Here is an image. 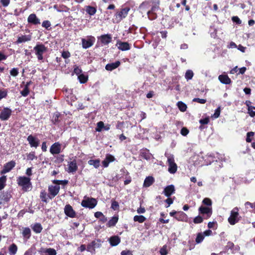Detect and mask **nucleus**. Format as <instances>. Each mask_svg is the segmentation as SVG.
<instances>
[{"instance_id":"1","label":"nucleus","mask_w":255,"mask_h":255,"mask_svg":"<svg viewBox=\"0 0 255 255\" xmlns=\"http://www.w3.org/2000/svg\"><path fill=\"white\" fill-rule=\"evenodd\" d=\"M130 9L128 6L122 7L121 8L116 9L113 19V22L117 23L120 22L127 17Z\"/></svg>"},{"instance_id":"2","label":"nucleus","mask_w":255,"mask_h":255,"mask_svg":"<svg viewBox=\"0 0 255 255\" xmlns=\"http://www.w3.org/2000/svg\"><path fill=\"white\" fill-rule=\"evenodd\" d=\"M239 209L237 207H235L231 211V214L228 221L230 225H234L239 222L241 217L239 215Z\"/></svg>"},{"instance_id":"3","label":"nucleus","mask_w":255,"mask_h":255,"mask_svg":"<svg viewBox=\"0 0 255 255\" xmlns=\"http://www.w3.org/2000/svg\"><path fill=\"white\" fill-rule=\"evenodd\" d=\"M33 50L38 60L42 61L43 59V55L47 51V47L43 44H38L34 47Z\"/></svg>"},{"instance_id":"4","label":"nucleus","mask_w":255,"mask_h":255,"mask_svg":"<svg viewBox=\"0 0 255 255\" xmlns=\"http://www.w3.org/2000/svg\"><path fill=\"white\" fill-rule=\"evenodd\" d=\"M17 184L19 186L22 187L24 191H27L31 185L30 178L26 176H19L17 179Z\"/></svg>"},{"instance_id":"5","label":"nucleus","mask_w":255,"mask_h":255,"mask_svg":"<svg viewBox=\"0 0 255 255\" xmlns=\"http://www.w3.org/2000/svg\"><path fill=\"white\" fill-rule=\"evenodd\" d=\"M168 171L171 174H174L177 170V165L175 162L173 155L167 157Z\"/></svg>"},{"instance_id":"6","label":"nucleus","mask_w":255,"mask_h":255,"mask_svg":"<svg viewBox=\"0 0 255 255\" xmlns=\"http://www.w3.org/2000/svg\"><path fill=\"white\" fill-rule=\"evenodd\" d=\"M198 211L199 214L202 215L204 219L206 220L211 217L213 212L211 207H209L203 206H201L199 208Z\"/></svg>"},{"instance_id":"7","label":"nucleus","mask_w":255,"mask_h":255,"mask_svg":"<svg viewBox=\"0 0 255 255\" xmlns=\"http://www.w3.org/2000/svg\"><path fill=\"white\" fill-rule=\"evenodd\" d=\"M97 204V201L95 198H88L86 200H82L81 205L85 208H88L89 209L94 208Z\"/></svg>"},{"instance_id":"8","label":"nucleus","mask_w":255,"mask_h":255,"mask_svg":"<svg viewBox=\"0 0 255 255\" xmlns=\"http://www.w3.org/2000/svg\"><path fill=\"white\" fill-rule=\"evenodd\" d=\"M60 188V187L59 186H49L48 188L49 192L48 197L50 199H52L53 198H54L59 193Z\"/></svg>"},{"instance_id":"9","label":"nucleus","mask_w":255,"mask_h":255,"mask_svg":"<svg viewBox=\"0 0 255 255\" xmlns=\"http://www.w3.org/2000/svg\"><path fill=\"white\" fill-rule=\"evenodd\" d=\"M62 144L59 142H55L51 145L49 151L52 155L59 154L61 151Z\"/></svg>"},{"instance_id":"10","label":"nucleus","mask_w":255,"mask_h":255,"mask_svg":"<svg viewBox=\"0 0 255 255\" xmlns=\"http://www.w3.org/2000/svg\"><path fill=\"white\" fill-rule=\"evenodd\" d=\"M27 140L31 147L37 148L39 145V139L32 134L28 136L27 137Z\"/></svg>"},{"instance_id":"11","label":"nucleus","mask_w":255,"mask_h":255,"mask_svg":"<svg viewBox=\"0 0 255 255\" xmlns=\"http://www.w3.org/2000/svg\"><path fill=\"white\" fill-rule=\"evenodd\" d=\"M12 111L7 107L4 108L0 113V119L1 121H6L8 120L11 115Z\"/></svg>"},{"instance_id":"12","label":"nucleus","mask_w":255,"mask_h":255,"mask_svg":"<svg viewBox=\"0 0 255 255\" xmlns=\"http://www.w3.org/2000/svg\"><path fill=\"white\" fill-rule=\"evenodd\" d=\"M15 162L11 160L4 164L2 169L0 171L1 174H5L9 172L15 166Z\"/></svg>"},{"instance_id":"13","label":"nucleus","mask_w":255,"mask_h":255,"mask_svg":"<svg viewBox=\"0 0 255 255\" xmlns=\"http://www.w3.org/2000/svg\"><path fill=\"white\" fill-rule=\"evenodd\" d=\"M64 210V213L67 216L71 218H75L76 217V212L70 204L66 205Z\"/></svg>"},{"instance_id":"14","label":"nucleus","mask_w":255,"mask_h":255,"mask_svg":"<svg viewBox=\"0 0 255 255\" xmlns=\"http://www.w3.org/2000/svg\"><path fill=\"white\" fill-rule=\"evenodd\" d=\"M175 192V187L173 185L166 186L163 191V193L167 197H169Z\"/></svg>"},{"instance_id":"15","label":"nucleus","mask_w":255,"mask_h":255,"mask_svg":"<svg viewBox=\"0 0 255 255\" xmlns=\"http://www.w3.org/2000/svg\"><path fill=\"white\" fill-rule=\"evenodd\" d=\"M94 40L95 38L93 37L88 39L83 38L82 39V44L83 48L84 49H87L91 47L94 44Z\"/></svg>"},{"instance_id":"16","label":"nucleus","mask_w":255,"mask_h":255,"mask_svg":"<svg viewBox=\"0 0 255 255\" xmlns=\"http://www.w3.org/2000/svg\"><path fill=\"white\" fill-rule=\"evenodd\" d=\"M27 21L29 23L33 25H37L40 23V19L37 17L35 13H31L28 16Z\"/></svg>"},{"instance_id":"17","label":"nucleus","mask_w":255,"mask_h":255,"mask_svg":"<svg viewBox=\"0 0 255 255\" xmlns=\"http://www.w3.org/2000/svg\"><path fill=\"white\" fill-rule=\"evenodd\" d=\"M117 45L118 49L122 51H127L130 49V46L128 42L118 41Z\"/></svg>"},{"instance_id":"18","label":"nucleus","mask_w":255,"mask_h":255,"mask_svg":"<svg viewBox=\"0 0 255 255\" xmlns=\"http://www.w3.org/2000/svg\"><path fill=\"white\" fill-rule=\"evenodd\" d=\"M12 196L10 194V192L8 191H3L1 193L0 196V199L1 200V203H6L8 202L10 199L11 198Z\"/></svg>"},{"instance_id":"19","label":"nucleus","mask_w":255,"mask_h":255,"mask_svg":"<svg viewBox=\"0 0 255 255\" xmlns=\"http://www.w3.org/2000/svg\"><path fill=\"white\" fill-rule=\"evenodd\" d=\"M68 171L69 173L75 172L78 169V166L75 159H74L73 161L70 162H68Z\"/></svg>"},{"instance_id":"20","label":"nucleus","mask_w":255,"mask_h":255,"mask_svg":"<svg viewBox=\"0 0 255 255\" xmlns=\"http://www.w3.org/2000/svg\"><path fill=\"white\" fill-rule=\"evenodd\" d=\"M116 160L115 157L110 154H107L106 156L105 159L102 161L103 166L104 167H107L110 162H113Z\"/></svg>"},{"instance_id":"21","label":"nucleus","mask_w":255,"mask_h":255,"mask_svg":"<svg viewBox=\"0 0 255 255\" xmlns=\"http://www.w3.org/2000/svg\"><path fill=\"white\" fill-rule=\"evenodd\" d=\"M110 245L112 247L118 245L121 242V238L118 236H113L109 239Z\"/></svg>"},{"instance_id":"22","label":"nucleus","mask_w":255,"mask_h":255,"mask_svg":"<svg viewBox=\"0 0 255 255\" xmlns=\"http://www.w3.org/2000/svg\"><path fill=\"white\" fill-rule=\"evenodd\" d=\"M121 65L120 61H117L114 63H108L106 65L105 69L107 71H112L117 68Z\"/></svg>"},{"instance_id":"23","label":"nucleus","mask_w":255,"mask_h":255,"mask_svg":"<svg viewBox=\"0 0 255 255\" xmlns=\"http://www.w3.org/2000/svg\"><path fill=\"white\" fill-rule=\"evenodd\" d=\"M100 40L102 44L107 45L112 41V36L109 34L102 35Z\"/></svg>"},{"instance_id":"24","label":"nucleus","mask_w":255,"mask_h":255,"mask_svg":"<svg viewBox=\"0 0 255 255\" xmlns=\"http://www.w3.org/2000/svg\"><path fill=\"white\" fill-rule=\"evenodd\" d=\"M218 79L221 83L224 84H230L232 81L227 75L222 74L219 76Z\"/></svg>"},{"instance_id":"25","label":"nucleus","mask_w":255,"mask_h":255,"mask_svg":"<svg viewBox=\"0 0 255 255\" xmlns=\"http://www.w3.org/2000/svg\"><path fill=\"white\" fill-rule=\"evenodd\" d=\"M175 218L178 221H186L187 219V215L182 211L178 212L176 215L174 216Z\"/></svg>"},{"instance_id":"26","label":"nucleus","mask_w":255,"mask_h":255,"mask_svg":"<svg viewBox=\"0 0 255 255\" xmlns=\"http://www.w3.org/2000/svg\"><path fill=\"white\" fill-rule=\"evenodd\" d=\"M39 252L46 254L47 255H56L57 254L56 250L53 248H41Z\"/></svg>"},{"instance_id":"27","label":"nucleus","mask_w":255,"mask_h":255,"mask_svg":"<svg viewBox=\"0 0 255 255\" xmlns=\"http://www.w3.org/2000/svg\"><path fill=\"white\" fill-rule=\"evenodd\" d=\"M31 39L30 35H24L19 36L16 41V44H19L30 41Z\"/></svg>"},{"instance_id":"28","label":"nucleus","mask_w":255,"mask_h":255,"mask_svg":"<svg viewBox=\"0 0 255 255\" xmlns=\"http://www.w3.org/2000/svg\"><path fill=\"white\" fill-rule=\"evenodd\" d=\"M151 3H153L152 0H145L140 4L139 8L142 10H146L150 7Z\"/></svg>"},{"instance_id":"29","label":"nucleus","mask_w":255,"mask_h":255,"mask_svg":"<svg viewBox=\"0 0 255 255\" xmlns=\"http://www.w3.org/2000/svg\"><path fill=\"white\" fill-rule=\"evenodd\" d=\"M154 182V179L152 176H148L145 178L143 183V186L148 187L150 186Z\"/></svg>"},{"instance_id":"30","label":"nucleus","mask_w":255,"mask_h":255,"mask_svg":"<svg viewBox=\"0 0 255 255\" xmlns=\"http://www.w3.org/2000/svg\"><path fill=\"white\" fill-rule=\"evenodd\" d=\"M139 155L147 160H149L151 157V154L149 152V150L145 149L144 150H141L140 152Z\"/></svg>"},{"instance_id":"31","label":"nucleus","mask_w":255,"mask_h":255,"mask_svg":"<svg viewBox=\"0 0 255 255\" xmlns=\"http://www.w3.org/2000/svg\"><path fill=\"white\" fill-rule=\"evenodd\" d=\"M118 216H115L113 217L107 223V226L108 227H114L118 223Z\"/></svg>"},{"instance_id":"32","label":"nucleus","mask_w":255,"mask_h":255,"mask_svg":"<svg viewBox=\"0 0 255 255\" xmlns=\"http://www.w3.org/2000/svg\"><path fill=\"white\" fill-rule=\"evenodd\" d=\"M33 231L36 234L40 233L43 229L41 224L36 223L31 226Z\"/></svg>"},{"instance_id":"33","label":"nucleus","mask_w":255,"mask_h":255,"mask_svg":"<svg viewBox=\"0 0 255 255\" xmlns=\"http://www.w3.org/2000/svg\"><path fill=\"white\" fill-rule=\"evenodd\" d=\"M86 11L90 15H94L97 12V8L90 5H87L86 6Z\"/></svg>"},{"instance_id":"34","label":"nucleus","mask_w":255,"mask_h":255,"mask_svg":"<svg viewBox=\"0 0 255 255\" xmlns=\"http://www.w3.org/2000/svg\"><path fill=\"white\" fill-rule=\"evenodd\" d=\"M22 236L24 239H29L31 237L30 229L28 227L24 228L22 231Z\"/></svg>"},{"instance_id":"35","label":"nucleus","mask_w":255,"mask_h":255,"mask_svg":"<svg viewBox=\"0 0 255 255\" xmlns=\"http://www.w3.org/2000/svg\"><path fill=\"white\" fill-rule=\"evenodd\" d=\"M88 164L90 165H93L96 168H98L100 165V159H90L88 161Z\"/></svg>"},{"instance_id":"36","label":"nucleus","mask_w":255,"mask_h":255,"mask_svg":"<svg viewBox=\"0 0 255 255\" xmlns=\"http://www.w3.org/2000/svg\"><path fill=\"white\" fill-rule=\"evenodd\" d=\"M9 253L10 255H14L16 254L17 251V246L13 243L8 248Z\"/></svg>"},{"instance_id":"37","label":"nucleus","mask_w":255,"mask_h":255,"mask_svg":"<svg viewBox=\"0 0 255 255\" xmlns=\"http://www.w3.org/2000/svg\"><path fill=\"white\" fill-rule=\"evenodd\" d=\"M177 106L179 110L182 112H185L187 108L186 105L182 101L178 102L177 103Z\"/></svg>"},{"instance_id":"38","label":"nucleus","mask_w":255,"mask_h":255,"mask_svg":"<svg viewBox=\"0 0 255 255\" xmlns=\"http://www.w3.org/2000/svg\"><path fill=\"white\" fill-rule=\"evenodd\" d=\"M78 79L80 83L85 84L88 80V76L84 74H81L78 76Z\"/></svg>"},{"instance_id":"39","label":"nucleus","mask_w":255,"mask_h":255,"mask_svg":"<svg viewBox=\"0 0 255 255\" xmlns=\"http://www.w3.org/2000/svg\"><path fill=\"white\" fill-rule=\"evenodd\" d=\"M146 218L142 215H136L133 217L134 222H138L139 223H142L146 220Z\"/></svg>"},{"instance_id":"40","label":"nucleus","mask_w":255,"mask_h":255,"mask_svg":"<svg viewBox=\"0 0 255 255\" xmlns=\"http://www.w3.org/2000/svg\"><path fill=\"white\" fill-rule=\"evenodd\" d=\"M96 243L95 241H92L91 243L87 245V250L88 252H92L95 251V249L96 247Z\"/></svg>"},{"instance_id":"41","label":"nucleus","mask_w":255,"mask_h":255,"mask_svg":"<svg viewBox=\"0 0 255 255\" xmlns=\"http://www.w3.org/2000/svg\"><path fill=\"white\" fill-rule=\"evenodd\" d=\"M6 176L3 175L0 177V190L3 189L6 185Z\"/></svg>"},{"instance_id":"42","label":"nucleus","mask_w":255,"mask_h":255,"mask_svg":"<svg viewBox=\"0 0 255 255\" xmlns=\"http://www.w3.org/2000/svg\"><path fill=\"white\" fill-rule=\"evenodd\" d=\"M152 4V6L150 10H148L149 11H151V13L152 12H155V11L158 10L159 8V0H158L157 2H154Z\"/></svg>"},{"instance_id":"43","label":"nucleus","mask_w":255,"mask_h":255,"mask_svg":"<svg viewBox=\"0 0 255 255\" xmlns=\"http://www.w3.org/2000/svg\"><path fill=\"white\" fill-rule=\"evenodd\" d=\"M209 122L210 120L209 117H206L204 119L200 120L199 123L201 125L200 126L199 128L201 130L203 129L204 128L203 125H207L209 123Z\"/></svg>"},{"instance_id":"44","label":"nucleus","mask_w":255,"mask_h":255,"mask_svg":"<svg viewBox=\"0 0 255 255\" xmlns=\"http://www.w3.org/2000/svg\"><path fill=\"white\" fill-rule=\"evenodd\" d=\"M47 197L48 195L45 190H43L41 191L40 194V198L41 199L42 201L45 203H47Z\"/></svg>"},{"instance_id":"45","label":"nucleus","mask_w":255,"mask_h":255,"mask_svg":"<svg viewBox=\"0 0 255 255\" xmlns=\"http://www.w3.org/2000/svg\"><path fill=\"white\" fill-rule=\"evenodd\" d=\"M204 236L203 235L202 233H199L196 237L195 239V242L197 244L201 243L204 239Z\"/></svg>"},{"instance_id":"46","label":"nucleus","mask_w":255,"mask_h":255,"mask_svg":"<svg viewBox=\"0 0 255 255\" xmlns=\"http://www.w3.org/2000/svg\"><path fill=\"white\" fill-rule=\"evenodd\" d=\"M194 73L192 70H188L185 73V77L187 80H191L193 78Z\"/></svg>"},{"instance_id":"47","label":"nucleus","mask_w":255,"mask_h":255,"mask_svg":"<svg viewBox=\"0 0 255 255\" xmlns=\"http://www.w3.org/2000/svg\"><path fill=\"white\" fill-rule=\"evenodd\" d=\"M104 127V124L102 121L99 122L97 124V127L96 128V131L98 132H101L102 129Z\"/></svg>"},{"instance_id":"48","label":"nucleus","mask_w":255,"mask_h":255,"mask_svg":"<svg viewBox=\"0 0 255 255\" xmlns=\"http://www.w3.org/2000/svg\"><path fill=\"white\" fill-rule=\"evenodd\" d=\"M37 156L35 155L34 151H31L27 154V159L29 160H33L34 159H37Z\"/></svg>"},{"instance_id":"49","label":"nucleus","mask_w":255,"mask_h":255,"mask_svg":"<svg viewBox=\"0 0 255 255\" xmlns=\"http://www.w3.org/2000/svg\"><path fill=\"white\" fill-rule=\"evenodd\" d=\"M111 208L115 211L118 210L119 209V203L116 200H112Z\"/></svg>"},{"instance_id":"50","label":"nucleus","mask_w":255,"mask_h":255,"mask_svg":"<svg viewBox=\"0 0 255 255\" xmlns=\"http://www.w3.org/2000/svg\"><path fill=\"white\" fill-rule=\"evenodd\" d=\"M147 14L148 18L151 20L155 19L157 17V14L153 12L151 13V11H148L147 12Z\"/></svg>"},{"instance_id":"51","label":"nucleus","mask_w":255,"mask_h":255,"mask_svg":"<svg viewBox=\"0 0 255 255\" xmlns=\"http://www.w3.org/2000/svg\"><path fill=\"white\" fill-rule=\"evenodd\" d=\"M52 182L54 184H57V186H59V185H67L68 183V181L67 180H54Z\"/></svg>"},{"instance_id":"52","label":"nucleus","mask_w":255,"mask_h":255,"mask_svg":"<svg viewBox=\"0 0 255 255\" xmlns=\"http://www.w3.org/2000/svg\"><path fill=\"white\" fill-rule=\"evenodd\" d=\"M255 135V132L253 131H250L247 133L246 141L247 142H251L252 140L251 137H253Z\"/></svg>"},{"instance_id":"53","label":"nucleus","mask_w":255,"mask_h":255,"mask_svg":"<svg viewBox=\"0 0 255 255\" xmlns=\"http://www.w3.org/2000/svg\"><path fill=\"white\" fill-rule=\"evenodd\" d=\"M58 155L55 156L56 160L55 162L60 163H62L64 159V154H57Z\"/></svg>"},{"instance_id":"54","label":"nucleus","mask_w":255,"mask_h":255,"mask_svg":"<svg viewBox=\"0 0 255 255\" xmlns=\"http://www.w3.org/2000/svg\"><path fill=\"white\" fill-rule=\"evenodd\" d=\"M202 203L204 205L208 206H211L212 204V200L209 198H205L203 200Z\"/></svg>"},{"instance_id":"55","label":"nucleus","mask_w":255,"mask_h":255,"mask_svg":"<svg viewBox=\"0 0 255 255\" xmlns=\"http://www.w3.org/2000/svg\"><path fill=\"white\" fill-rule=\"evenodd\" d=\"M204 218L198 215L193 219L195 224H200L203 222Z\"/></svg>"},{"instance_id":"56","label":"nucleus","mask_w":255,"mask_h":255,"mask_svg":"<svg viewBox=\"0 0 255 255\" xmlns=\"http://www.w3.org/2000/svg\"><path fill=\"white\" fill-rule=\"evenodd\" d=\"M59 115L58 114H54L52 119V122L54 125H57L59 122Z\"/></svg>"},{"instance_id":"57","label":"nucleus","mask_w":255,"mask_h":255,"mask_svg":"<svg viewBox=\"0 0 255 255\" xmlns=\"http://www.w3.org/2000/svg\"><path fill=\"white\" fill-rule=\"evenodd\" d=\"M245 206L246 208L248 209L249 208L253 209L254 210H255V202L251 203L250 202H246L245 203Z\"/></svg>"},{"instance_id":"58","label":"nucleus","mask_w":255,"mask_h":255,"mask_svg":"<svg viewBox=\"0 0 255 255\" xmlns=\"http://www.w3.org/2000/svg\"><path fill=\"white\" fill-rule=\"evenodd\" d=\"M29 92H30V91H29V88H28L27 87H24L23 90L20 92V94H21V95L22 96L26 97L29 94Z\"/></svg>"},{"instance_id":"59","label":"nucleus","mask_w":255,"mask_h":255,"mask_svg":"<svg viewBox=\"0 0 255 255\" xmlns=\"http://www.w3.org/2000/svg\"><path fill=\"white\" fill-rule=\"evenodd\" d=\"M73 72L77 75L79 76L80 74H82V70L81 68H79L78 66H77V65H75L74 66Z\"/></svg>"},{"instance_id":"60","label":"nucleus","mask_w":255,"mask_h":255,"mask_svg":"<svg viewBox=\"0 0 255 255\" xmlns=\"http://www.w3.org/2000/svg\"><path fill=\"white\" fill-rule=\"evenodd\" d=\"M61 56L64 59H67L71 56V54L68 51L63 50L62 52Z\"/></svg>"},{"instance_id":"61","label":"nucleus","mask_w":255,"mask_h":255,"mask_svg":"<svg viewBox=\"0 0 255 255\" xmlns=\"http://www.w3.org/2000/svg\"><path fill=\"white\" fill-rule=\"evenodd\" d=\"M19 72L18 71V69L16 68H13L10 71V74L11 76L16 77L18 75Z\"/></svg>"},{"instance_id":"62","label":"nucleus","mask_w":255,"mask_h":255,"mask_svg":"<svg viewBox=\"0 0 255 255\" xmlns=\"http://www.w3.org/2000/svg\"><path fill=\"white\" fill-rule=\"evenodd\" d=\"M51 23L49 20H44L42 23V26L45 27L47 29H48V28L50 27Z\"/></svg>"},{"instance_id":"63","label":"nucleus","mask_w":255,"mask_h":255,"mask_svg":"<svg viewBox=\"0 0 255 255\" xmlns=\"http://www.w3.org/2000/svg\"><path fill=\"white\" fill-rule=\"evenodd\" d=\"M166 246H164L162 248L160 249L159 252L161 255H167L168 252L166 249Z\"/></svg>"},{"instance_id":"64","label":"nucleus","mask_w":255,"mask_h":255,"mask_svg":"<svg viewBox=\"0 0 255 255\" xmlns=\"http://www.w3.org/2000/svg\"><path fill=\"white\" fill-rule=\"evenodd\" d=\"M189 132V130L185 127H183L181 128L180 133L183 136H186Z\"/></svg>"}]
</instances>
